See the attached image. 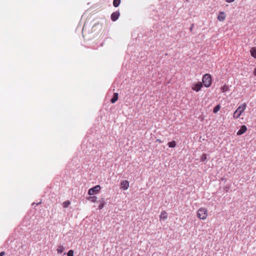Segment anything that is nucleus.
I'll return each instance as SVG.
<instances>
[{
	"label": "nucleus",
	"instance_id": "nucleus-25",
	"mask_svg": "<svg viewBox=\"0 0 256 256\" xmlns=\"http://www.w3.org/2000/svg\"><path fill=\"white\" fill-rule=\"evenodd\" d=\"M226 0V2L230 3V2H234V0Z\"/></svg>",
	"mask_w": 256,
	"mask_h": 256
},
{
	"label": "nucleus",
	"instance_id": "nucleus-11",
	"mask_svg": "<svg viewBox=\"0 0 256 256\" xmlns=\"http://www.w3.org/2000/svg\"><path fill=\"white\" fill-rule=\"evenodd\" d=\"M250 52L252 56L254 58H256V47L252 48Z\"/></svg>",
	"mask_w": 256,
	"mask_h": 256
},
{
	"label": "nucleus",
	"instance_id": "nucleus-24",
	"mask_svg": "<svg viewBox=\"0 0 256 256\" xmlns=\"http://www.w3.org/2000/svg\"><path fill=\"white\" fill-rule=\"evenodd\" d=\"M5 254L4 252H0V256H4Z\"/></svg>",
	"mask_w": 256,
	"mask_h": 256
},
{
	"label": "nucleus",
	"instance_id": "nucleus-22",
	"mask_svg": "<svg viewBox=\"0 0 256 256\" xmlns=\"http://www.w3.org/2000/svg\"><path fill=\"white\" fill-rule=\"evenodd\" d=\"M227 88H228L226 86H224L222 88V90L223 92H225Z\"/></svg>",
	"mask_w": 256,
	"mask_h": 256
},
{
	"label": "nucleus",
	"instance_id": "nucleus-13",
	"mask_svg": "<svg viewBox=\"0 0 256 256\" xmlns=\"http://www.w3.org/2000/svg\"><path fill=\"white\" fill-rule=\"evenodd\" d=\"M64 250V248L62 246H59L57 248L58 254H62Z\"/></svg>",
	"mask_w": 256,
	"mask_h": 256
},
{
	"label": "nucleus",
	"instance_id": "nucleus-3",
	"mask_svg": "<svg viewBox=\"0 0 256 256\" xmlns=\"http://www.w3.org/2000/svg\"><path fill=\"white\" fill-rule=\"evenodd\" d=\"M207 212L208 210L206 208H200L197 212L198 217L200 219L205 220L208 216Z\"/></svg>",
	"mask_w": 256,
	"mask_h": 256
},
{
	"label": "nucleus",
	"instance_id": "nucleus-12",
	"mask_svg": "<svg viewBox=\"0 0 256 256\" xmlns=\"http://www.w3.org/2000/svg\"><path fill=\"white\" fill-rule=\"evenodd\" d=\"M86 199L92 202H96L97 198L96 196H92L87 198Z\"/></svg>",
	"mask_w": 256,
	"mask_h": 256
},
{
	"label": "nucleus",
	"instance_id": "nucleus-27",
	"mask_svg": "<svg viewBox=\"0 0 256 256\" xmlns=\"http://www.w3.org/2000/svg\"><path fill=\"white\" fill-rule=\"evenodd\" d=\"M156 141H158V142H161V140H159V139L156 140Z\"/></svg>",
	"mask_w": 256,
	"mask_h": 256
},
{
	"label": "nucleus",
	"instance_id": "nucleus-7",
	"mask_svg": "<svg viewBox=\"0 0 256 256\" xmlns=\"http://www.w3.org/2000/svg\"><path fill=\"white\" fill-rule=\"evenodd\" d=\"M121 188L124 190H126L129 187V182L126 180H122L121 182Z\"/></svg>",
	"mask_w": 256,
	"mask_h": 256
},
{
	"label": "nucleus",
	"instance_id": "nucleus-14",
	"mask_svg": "<svg viewBox=\"0 0 256 256\" xmlns=\"http://www.w3.org/2000/svg\"><path fill=\"white\" fill-rule=\"evenodd\" d=\"M121 0H113V6L114 7H118L120 3Z\"/></svg>",
	"mask_w": 256,
	"mask_h": 256
},
{
	"label": "nucleus",
	"instance_id": "nucleus-16",
	"mask_svg": "<svg viewBox=\"0 0 256 256\" xmlns=\"http://www.w3.org/2000/svg\"><path fill=\"white\" fill-rule=\"evenodd\" d=\"M168 146L170 148H174L176 146V142L174 140H173L172 142H169L168 144Z\"/></svg>",
	"mask_w": 256,
	"mask_h": 256
},
{
	"label": "nucleus",
	"instance_id": "nucleus-21",
	"mask_svg": "<svg viewBox=\"0 0 256 256\" xmlns=\"http://www.w3.org/2000/svg\"><path fill=\"white\" fill-rule=\"evenodd\" d=\"M104 206V202H102L100 206H98V208L100 210L102 209Z\"/></svg>",
	"mask_w": 256,
	"mask_h": 256
},
{
	"label": "nucleus",
	"instance_id": "nucleus-5",
	"mask_svg": "<svg viewBox=\"0 0 256 256\" xmlns=\"http://www.w3.org/2000/svg\"><path fill=\"white\" fill-rule=\"evenodd\" d=\"M202 86V83L201 82H198L196 84H195L192 88L194 90L198 92L199 90H200Z\"/></svg>",
	"mask_w": 256,
	"mask_h": 256
},
{
	"label": "nucleus",
	"instance_id": "nucleus-23",
	"mask_svg": "<svg viewBox=\"0 0 256 256\" xmlns=\"http://www.w3.org/2000/svg\"><path fill=\"white\" fill-rule=\"evenodd\" d=\"M193 27H194V24H192L190 28V32H192V29H193Z\"/></svg>",
	"mask_w": 256,
	"mask_h": 256
},
{
	"label": "nucleus",
	"instance_id": "nucleus-26",
	"mask_svg": "<svg viewBox=\"0 0 256 256\" xmlns=\"http://www.w3.org/2000/svg\"><path fill=\"white\" fill-rule=\"evenodd\" d=\"M254 74L255 76H256V68L254 70Z\"/></svg>",
	"mask_w": 256,
	"mask_h": 256
},
{
	"label": "nucleus",
	"instance_id": "nucleus-4",
	"mask_svg": "<svg viewBox=\"0 0 256 256\" xmlns=\"http://www.w3.org/2000/svg\"><path fill=\"white\" fill-rule=\"evenodd\" d=\"M100 190V186L99 185H96L93 188H90L89 189L88 191V194L90 196H92L96 194H97L98 193V192Z\"/></svg>",
	"mask_w": 256,
	"mask_h": 256
},
{
	"label": "nucleus",
	"instance_id": "nucleus-1",
	"mask_svg": "<svg viewBox=\"0 0 256 256\" xmlns=\"http://www.w3.org/2000/svg\"><path fill=\"white\" fill-rule=\"evenodd\" d=\"M202 83L204 85L208 88L212 84V77L210 74H205L202 77Z\"/></svg>",
	"mask_w": 256,
	"mask_h": 256
},
{
	"label": "nucleus",
	"instance_id": "nucleus-17",
	"mask_svg": "<svg viewBox=\"0 0 256 256\" xmlns=\"http://www.w3.org/2000/svg\"><path fill=\"white\" fill-rule=\"evenodd\" d=\"M70 204V202L69 200H66L62 203V206L64 208H68Z\"/></svg>",
	"mask_w": 256,
	"mask_h": 256
},
{
	"label": "nucleus",
	"instance_id": "nucleus-8",
	"mask_svg": "<svg viewBox=\"0 0 256 256\" xmlns=\"http://www.w3.org/2000/svg\"><path fill=\"white\" fill-rule=\"evenodd\" d=\"M247 130V128L245 125H242L240 129L238 131L236 134L238 136H240L244 133Z\"/></svg>",
	"mask_w": 256,
	"mask_h": 256
},
{
	"label": "nucleus",
	"instance_id": "nucleus-20",
	"mask_svg": "<svg viewBox=\"0 0 256 256\" xmlns=\"http://www.w3.org/2000/svg\"><path fill=\"white\" fill-rule=\"evenodd\" d=\"M67 255L68 256H74V250H70L68 252Z\"/></svg>",
	"mask_w": 256,
	"mask_h": 256
},
{
	"label": "nucleus",
	"instance_id": "nucleus-15",
	"mask_svg": "<svg viewBox=\"0 0 256 256\" xmlns=\"http://www.w3.org/2000/svg\"><path fill=\"white\" fill-rule=\"evenodd\" d=\"M220 108V104H218L215 106L213 109V112L216 114V113Z\"/></svg>",
	"mask_w": 256,
	"mask_h": 256
},
{
	"label": "nucleus",
	"instance_id": "nucleus-9",
	"mask_svg": "<svg viewBox=\"0 0 256 256\" xmlns=\"http://www.w3.org/2000/svg\"><path fill=\"white\" fill-rule=\"evenodd\" d=\"M168 218V214L164 210L162 211L161 212V214L160 216V220H165Z\"/></svg>",
	"mask_w": 256,
	"mask_h": 256
},
{
	"label": "nucleus",
	"instance_id": "nucleus-6",
	"mask_svg": "<svg viewBox=\"0 0 256 256\" xmlns=\"http://www.w3.org/2000/svg\"><path fill=\"white\" fill-rule=\"evenodd\" d=\"M226 14L224 12H220L218 16V20L220 22H223L226 19Z\"/></svg>",
	"mask_w": 256,
	"mask_h": 256
},
{
	"label": "nucleus",
	"instance_id": "nucleus-2",
	"mask_svg": "<svg viewBox=\"0 0 256 256\" xmlns=\"http://www.w3.org/2000/svg\"><path fill=\"white\" fill-rule=\"evenodd\" d=\"M246 108V104H244L240 106L237 110L234 112V118H238L241 114L244 112V110Z\"/></svg>",
	"mask_w": 256,
	"mask_h": 256
},
{
	"label": "nucleus",
	"instance_id": "nucleus-19",
	"mask_svg": "<svg viewBox=\"0 0 256 256\" xmlns=\"http://www.w3.org/2000/svg\"><path fill=\"white\" fill-rule=\"evenodd\" d=\"M118 99V94L114 93L113 94V104Z\"/></svg>",
	"mask_w": 256,
	"mask_h": 256
},
{
	"label": "nucleus",
	"instance_id": "nucleus-10",
	"mask_svg": "<svg viewBox=\"0 0 256 256\" xmlns=\"http://www.w3.org/2000/svg\"><path fill=\"white\" fill-rule=\"evenodd\" d=\"M120 14L119 11H116L113 12V22L116 20L120 16Z\"/></svg>",
	"mask_w": 256,
	"mask_h": 256
},
{
	"label": "nucleus",
	"instance_id": "nucleus-18",
	"mask_svg": "<svg viewBox=\"0 0 256 256\" xmlns=\"http://www.w3.org/2000/svg\"><path fill=\"white\" fill-rule=\"evenodd\" d=\"M207 156H208L207 154H203L200 157V161L204 162L207 158Z\"/></svg>",
	"mask_w": 256,
	"mask_h": 256
}]
</instances>
